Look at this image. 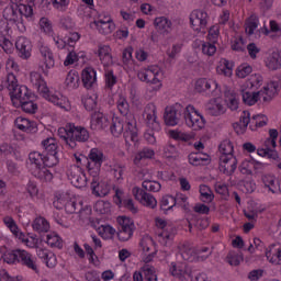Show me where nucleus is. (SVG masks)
<instances>
[{"label": "nucleus", "instance_id": "obj_4", "mask_svg": "<svg viewBox=\"0 0 281 281\" xmlns=\"http://www.w3.org/2000/svg\"><path fill=\"white\" fill-rule=\"evenodd\" d=\"M88 172L90 177H100V170H102V164L106 161L104 153L98 148H92L88 155Z\"/></svg>", "mask_w": 281, "mask_h": 281}, {"label": "nucleus", "instance_id": "obj_58", "mask_svg": "<svg viewBox=\"0 0 281 281\" xmlns=\"http://www.w3.org/2000/svg\"><path fill=\"white\" fill-rule=\"evenodd\" d=\"M265 188H268L270 192L274 194L276 190H278V184H276V177L271 175H266L261 178Z\"/></svg>", "mask_w": 281, "mask_h": 281}, {"label": "nucleus", "instance_id": "obj_42", "mask_svg": "<svg viewBox=\"0 0 281 281\" xmlns=\"http://www.w3.org/2000/svg\"><path fill=\"white\" fill-rule=\"evenodd\" d=\"M15 0H11L10 7L5 8L4 10V16L9 21H19V3L14 2Z\"/></svg>", "mask_w": 281, "mask_h": 281}, {"label": "nucleus", "instance_id": "obj_8", "mask_svg": "<svg viewBox=\"0 0 281 281\" xmlns=\"http://www.w3.org/2000/svg\"><path fill=\"white\" fill-rule=\"evenodd\" d=\"M54 206L57 210H65L67 214H76L77 210H82V203L76 202V199H71L69 194H60L54 202Z\"/></svg>", "mask_w": 281, "mask_h": 281}, {"label": "nucleus", "instance_id": "obj_15", "mask_svg": "<svg viewBox=\"0 0 281 281\" xmlns=\"http://www.w3.org/2000/svg\"><path fill=\"white\" fill-rule=\"evenodd\" d=\"M236 168H238V160L234 155L220 157V172L226 177H232L236 172Z\"/></svg>", "mask_w": 281, "mask_h": 281}, {"label": "nucleus", "instance_id": "obj_56", "mask_svg": "<svg viewBox=\"0 0 281 281\" xmlns=\"http://www.w3.org/2000/svg\"><path fill=\"white\" fill-rule=\"evenodd\" d=\"M220 153L221 157H229V155H234V145L231 140H224L220 144Z\"/></svg>", "mask_w": 281, "mask_h": 281}, {"label": "nucleus", "instance_id": "obj_9", "mask_svg": "<svg viewBox=\"0 0 281 281\" xmlns=\"http://www.w3.org/2000/svg\"><path fill=\"white\" fill-rule=\"evenodd\" d=\"M123 135L127 146H131V143L137 144L139 140L137 121L133 114H130L125 117V131Z\"/></svg>", "mask_w": 281, "mask_h": 281}, {"label": "nucleus", "instance_id": "obj_36", "mask_svg": "<svg viewBox=\"0 0 281 281\" xmlns=\"http://www.w3.org/2000/svg\"><path fill=\"white\" fill-rule=\"evenodd\" d=\"M125 120L120 116L112 117L110 131L114 137H120L124 133Z\"/></svg>", "mask_w": 281, "mask_h": 281}, {"label": "nucleus", "instance_id": "obj_14", "mask_svg": "<svg viewBox=\"0 0 281 281\" xmlns=\"http://www.w3.org/2000/svg\"><path fill=\"white\" fill-rule=\"evenodd\" d=\"M209 19L210 16L207 15V12L203 10H194L190 15L192 29L195 32H201V30H205V27H207Z\"/></svg>", "mask_w": 281, "mask_h": 281}, {"label": "nucleus", "instance_id": "obj_28", "mask_svg": "<svg viewBox=\"0 0 281 281\" xmlns=\"http://www.w3.org/2000/svg\"><path fill=\"white\" fill-rule=\"evenodd\" d=\"M154 25L160 34H164V36H168V34L172 32V21L166 16L156 18Z\"/></svg>", "mask_w": 281, "mask_h": 281}, {"label": "nucleus", "instance_id": "obj_32", "mask_svg": "<svg viewBox=\"0 0 281 281\" xmlns=\"http://www.w3.org/2000/svg\"><path fill=\"white\" fill-rule=\"evenodd\" d=\"M266 67L270 71H278V69H281V53L279 50H274L268 56Z\"/></svg>", "mask_w": 281, "mask_h": 281}, {"label": "nucleus", "instance_id": "obj_46", "mask_svg": "<svg viewBox=\"0 0 281 281\" xmlns=\"http://www.w3.org/2000/svg\"><path fill=\"white\" fill-rule=\"evenodd\" d=\"M258 25H259L258 16L251 15L250 18H248L245 23L246 34H248V36H252L256 30H258Z\"/></svg>", "mask_w": 281, "mask_h": 281}, {"label": "nucleus", "instance_id": "obj_30", "mask_svg": "<svg viewBox=\"0 0 281 281\" xmlns=\"http://www.w3.org/2000/svg\"><path fill=\"white\" fill-rule=\"evenodd\" d=\"M81 80L86 89H91V87H93V85H95L98 81L95 70L91 67L83 69L81 74Z\"/></svg>", "mask_w": 281, "mask_h": 281}, {"label": "nucleus", "instance_id": "obj_39", "mask_svg": "<svg viewBox=\"0 0 281 281\" xmlns=\"http://www.w3.org/2000/svg\"><path fill=\"white\" fill-rule=\"evenodd\" d=\"M42 146L48 155H50V159H54L56 157V153L58 150V143L56 142V138L48 137L42 142Z\"/></svg>", "mask_w": 281, "mask_h": 281}, {"label": "nucleus", "instance_id": "obj_34", "mask_svg": "<svg viewBox=\"0 0 281 281\" xmlns=\"http://www.w3.org/2000/svg\"><path fill=\"white\" fill-rule=\"evenodd\" d=\"M188 159L191 166H206V164H210V155L203 153H191Z\"/></svg>", "mask_w": 281, "mask_h": 281}, {"label": "nucleus", "instance_id": "obj_33", "mask_svg": "<svg viewBox=\"0 0 281 281\" xmlns=\"http://www.w3.org/2000/svg\"><path fill=\"white\" fill-rule=\"evenodd\" d=\"M65 87L68 91H74L80 87V75L76 70H70L65 79Z\"/></svg>", "mask_w": 281, "mask_h": 281}, {"label": "nucleus", "instance_id": "obj_25", "mask_svg": "<svg viewBox=\"0 0 281 281\" xmlns=\"http://www.w3.org/2000/svg\"><path fill=\"white\" fill-rule=\"evenodd\" d=\"M225 111V105H223V102H221V100L218 99H212L206 104V112L209 113V115H212L213 117L224 115Z\"/></svg>", "mask_w": 281, "mask_h": 281}, {"label": "nucleus", "instance_id": "obj_17", "mask_svg": "<svg viewBox=\"0 0 281 281\" xmlns=\"http://www.w3.org/2000/svg\"><path fill=\"white\" fill-rule=\"evenodd\" d=\"M143 116L146 120V124L151 131H159V122H157V106L154 103H148L145 106Z\"/></svg>", "mask_w": 281, "mask_h": 281}, {"label": "nucleus", "instance_id": "obj_26", "mask_svg": "<svg viewBox=\"0 0 281 281\" xmlns=\"http://www.w3.org/2000/svg\"><path fill=\"white\" fill-rule=\"evenodd\" d=\"M18 262H21L24 265V267H27L33 271H38V268L36 267V260L32 254L27 252L26 250L18 249Z\"/></svg>", "mask_w": 281, "mask_h": 281}, {"label": "nucleus", "instance_id": "obj_3", "mask_svg": "<svg viewBox=\"0 0 281 281\" xmlns=\"http://www.w3.org/2000/svg\"><path fill=\"white\" fill-rule=\"evenodd\" d=\"M278 81H270L262 90L258 92H249L241 90L243 102L248 106H254L260 98L262 102H271L276 94L278 93Z\"/></svg>", "mask_w": 281, "mask_h": 281}, {"label": "nucleus", "instance_id": "obj_41", "mask_svg": "<svg viewBox=\"0 0 281 281\" xmlns=\"http://www.w3.org/2000/svg\"><path fill=\"white\" fill-rule=\"evenodd\" d=\"M155 157V150L144 147L142 150H139L135 157H134V165L135 166H142V161L144 159H153Z\"/></svg>", "mask_w": 281, "mask_h": 281}, {"label": "nucleus", "instance_id": "obj_55", "mask_svg": "<svg viewBox=\"0 0 281 281\" xmlns=\"http://www.w3.org/2000/svg\"><path fill=\"white\" fill-rule=\"evenodd\" d=\"M33 175L34 177H37V179H41L42 181H52V179H54L52 172H49L45 167H40L38 169H35L33 171Z\"/></svg>", "mask_w": 281, "mask_h": 281}, {"label": "nucleus", "instance_id": "obj_29", "mask_svg": "<svg viewBox=\"0 0 281 281\" xmlns=\"http://www.w3.org/2000/svg\"><path fill=\"white\" fill-rule=\"evenodd\" d=\"M19 79H16V75L13 72L7 74V76L2 79L0 83V91L3 89H8L9 93L13 92L19 87Z\"/></svg>", "mask_w": 281, "mask_h": 281}, {"label": "nucleus", "instance_id": "obj_10", "mask_svg": "<svg viewBox=\"0 0 281 281\" xmlns=\"http://www.w3.org/2000/svg\"><path fill=\"white\" fill-rule=\"evenodd\" d=\"M119 223V232L117 238L122 243H126V240H131L133 238V232H135V223L132 222L131 218L121 216L117 217Z\"/></svg>", "mask_w": 281, "mask_h": 281}, {"label": "nucleus", "instance_id": "obj_19", "mask_svg": "<svg viewBox=\"0 0 281 281\" xmlns=\"http://www.w3.org/2000/svg\"><path fill=\"white\" fill-rule=\"evenodd\" d=\"M44 98L64 111H71V103L69 102V99L60 92L50 93L48 90L47 97Z\"/></svg>", "mask_w": 281, "mask_h": 281}, {"label": "nucleus", "instance_id": "obj_52", "mask_svg": "<svg viewBox=\"0 0 281 281\" xmlns=\"http://www.w3.org/2000/svg\"><path fill=\"white\" fill-rule=\"evenodd\" d=\"M46 243L49 245V247H57V249L63 248V239L56 233H49L46 236Z\"/></svg>", "mask_w": 281, "mask_h": 281}, {"label": "nucleus", "instance_id": "obj_50", "mask_svg": "<svg viewBox=\"0 0 281 281\" xmlns=\"http://www.w3.org/2000/svg\"><path fill=\"white\" fill-rule=\"evenodd\" d=\"M40 30L44 34H47V36H54V25L52 24V21L47 18L40 19Z\"/></svg>", "mask_w": 281, "mask_h": 281}, {"label": "nucleus", "instance_id": "obj_21", "mask_svg": "<svg viewBox=\"0 0 281 281\" xmlns=\"http://www.w3.org/2000/svg\"><path fill=\"white\" fill-rule=\"evenodd\" d=\"M30 81L35 87V89L43 95V98H47V93H49V88H47V82L43 79V76L36 71H32L30 74Z\"/></svg>", "mask_w": 281, "mask_h": 281}, {"label": "nucleus", "instance_id": "obj_2", "mask_svg": "<svg viewBox=\"0 0 281 281\" xmlns=\"http://www.w3.org/2000/svg\"><path fill=\"white\" fill-rule=\"evenodd\" d=\"M58 137L64 140V144H66L68 148L74 150V148H78V142L89 140V131L83 126L68 123L65 127L58 128Z\"/></svg>", "mask_w": 281, "mask_h": 281}, {"label": "nucleus", "instance_id": "obj_40", "mask_svg": "<svg viewBox=\"0 0 281 281\" xmlns=\"http://www.w3.org/2000/svg\"><path fill=\"white\" fill-rule=\"evenodd\" d=\"M179 251L183 260H189L190 262H192L196 258V249L188 244L180 245Z\"/></svg>", "mask_w": 281, "mask_h": 281}, {"label": "nucleus", "instance_id": "obj_48", "mask_svg": "<svg viewBox=\"0 0 281 281\" xmlns=\"http://www.w3.org/2000/svg\"><path fill=\"white\" fill-rule=\"evenodd\" d=\"M200 195L203 203H212L214 201V192L205 184L200 186Z\"/></svg>", "mask_w": 281, "mask_h": 281}, {"label": "nucleus", "instance_id": "obj_57", "mask_svg": "<svg viewBox=\"0 0 281 281\" xmlns=\"http://www.w3.org/2000/svg\"><path fill=\"white\" fill-rule=\"evenodd\" d=\"M139 246L144 254H148V251H155V244L153 241V238L150 236H144L140 239Z\"/></svg>", "mask_w": 281, "mask_h": 281}, {"label": "nucleus", "instance_id": "obj_53", "mask_svg": "<svg viewBox=\"0 0 281 281\" xmlns=\"http://www.w3.org/2000/svg\"><path fill=\"white\" fill-rule=\"evenodd\" d=\"M162 155L166 159H177L179 157V149L172 144H167L162 149Z\"/></svg>", "mask_w": 281, "mask_h": 281}, {"label": "nucleus", "instance_id": "obj_38", "mask_svg": "<svg viewBox=\"0 0 281 281\" xmlns=\"http://www.w3.org/2000/svg\"><path fill=\"white\" fill-rule=\"evenodd\" d=\"M91 126L94 128H106L109 126V119L101 112H94L91 119Z\"/></svg>", "mask_w": 281, "mask_h": 281}, {"label": "nucleus", "instance_id": "obj_16", "mask_svg": "<svg viewBox=\"0 0 281 281\" xmlns=\"http://www.w3.org/2000/svg\"><path fill=\"white\" fill-rule=\"evenodd\" d=\"M9 94L11 97V102L13 106H15V109H19L21 106V102H25V100H30V98H32V92H30V89L21 85Z\"/></svg>", "mask_w": 281, "mask_h": 281}, {"label": "nucleus", "instance_id": "obj_37", "mask_svg": "<svg viewBox=\"0 0 281 281\" xmlns=\"http://www.w3.org/2000/svg\"><path fill=\"white\" fill-rule=\"evenodd\" d=\"M37 256L38 258L44 260L46 266H48L50 269H53V267H56V255H54V252L47 249L38 248Z\"/></svg>", "mask_w": 281, "mask_h": 281}, {"label": "nucleus", "instance_id": "obj_45", "mask_svg": "<svg viewBox=\"0 0 281 281\" xmlns=\"http://www.w3.org/2000/svg\"><path fill=\"white\" fill-rule=\"evenodd\" d=\"M267 122H269V119L265 114L254 115L250 121V130L262 128V126H267Z\"/></svg>", "mask_w": 281, "mask_h": 281}, {"label": "nucleus", "instance_id": "obj_13", "mask_svg": "<svg viewBox=\"0 0 281 281\" xmlns=\"http://www.w3.org/2000/svg\"><path fill=\"white\" fill-rule=\"evenodd\" d=\"M169 273L181 281H192V269L186 263L171 262Z\"/></svg>", "mask_w": 281, "mask_h": 281}, {"label": "nucleus", "instance_id": "obj_11", "mask_svg": "<svg viewBox=\"0 0 281 281\" xmlns=\"http://www.w3.org/2000/svg\"><path fill=\"white\" fill-rule=\"evenodd\" d=\"M67 177L75 188H87V176L78 165H71L67 170Z\"/></svg>", "mask_w": 281, "mask_h": 281}, {"label": "nucleus", "instance_id": "obj_62", "mask_svg": "<svg viewBox=\"0 0 281 281\" xmlns=\"http://www.w3.org/2000/svg\"><path fill=\"white\" fill-rule=\"evenodd\" d=\"M117 110L120 111L121 115H127L130 111L128 101L125 99L124 95H119V100L116 101Z\"/></svg>", "mask_w": 281, "mask_h": 281}, {"label": "nucleus", "instance_id": "obj_49", "mask_svg": "<svg viewBox=\"0 0 281 281\" xmlns=\"http://www.w3.org/2000/svg\"><path fill=\"white\" fill-rule=\"evenodd\" d=\"M226 102L231 111H238V94L232 90L226 92Z\"/></svg>", "mask_w": 281, "mask_h": 281}, {"label": "nucleus", "instance_id": "obj_12", "mask_svg": "<svg viewBox=\"0 0 281 281\" xmlns=\"http://www.w3.org/2000/svg\"><path fill=\"white\" fill-rule=\"evenodd\" d=\"M93 25L99 34H102L103 36H109V34H113V32H115V23L113 22V19H111V15H105L94 20L91 23V26Z\"/></svg>", "mask_w": 281, "mask_h": 281}, {"label": "nucleus", "instance_id": "obj_35", "mask_svg": "<svg viewBox=\"0 0 281 281\" xmlns=\"http://www.w3.org/2000/svg\"><path fill=\"white\" fill-rule=\"evenodd\" d=\"M216 87H218L216 81L205 78L198 79L195 82V91H198V93H203V91H212L216 89Z\"/></svg>", "mask_w": 281, "mask_h": 281}, {"label": "nucleus", "instance_id": "obj_43", "mask_svg": "<svg viewBox=\"0 0 281 281\" xmlns=\"http://www.w3.org/2000/svg\"><path fill=\"white\" fill-rule=\"evenodd\" d=\"M15 0H11L10 7L5 8L4 10V16L9 21H19V3L14 2Z\"/></svg>", "mask_w": 281, "mask_h": 281}, {"label": "nucleus", "instance_id": "obj_51", "mask_svg": "<svg viewBox=\"0 0 281 281\" xmlns=\"http://www.w3.org/2000/svg\"><path fill=\"white\" fill-rule=\"evenodd\" d=\"M177 205V198L172 195H165L162 196L160 201V209L165 212H168V210H172Z\"/></svg>", "mask_w": 281, "mask_h": 281}, {"label": "nucleus", "instance_id": "obj_47", "mask_svg": "<svg viewBox=\"0 0 281 281\" xmlns=\"http://www.w3.org/2000/svg\"><path fill=\"white\" fill-rule=\"evenodd\" d=\"M140 205H144L145 207H149L150 210H155L157 207V199L154 198L150 193H142Z\"/></svg>", "mask_w": 281, "mask_h": 281}, {"label": "nucleus", "instance_id": "obj_24", "mask_svg": "<svg viewBox=\"0 0 281 281\" xmlns=\"http://www.w3.org/2000/svg\"><path fill=\"white\" fill-rule=\"evenodd\" d=\"M14 124L19 131H23L24 133H36L38 131L36 122L30 121L23 116L16 117Z\"/></svg>", "mask_w": 281, "mask_h": 281}, {"label": "nucleus", "instance_id": "obj_59", "mask_svg": "<svg viewBox=\"0 0 281 281\" xmlns=\"http://www.w3.org/2000/svg\"><path fill=\"white\" fill-rule=\"evenodd\" d=\"M19 109H22L24 113H36V109H38V105L32 101V98H29V100H24L21 102Z\"/></svg>", "mask_w": 281, "mask_h": 281}, {"label": "nucleus", "instance_id": "obj_54", "mask_svg": "<svg viewBox=\"0 0 281 281\" xmlns=\"http://www.w3.org/2000/svg\"><path fill=\"white\" fill-rule=\"evenodd\" d=\"M124 170H126V167L120 164H115L111 168V172L119 183L124 181Z\"/></svg>", "mask_w": 281, "mask_h": 281}, {"label": "nucleus", "instance_id": "obj_5", "mask_svg": "<svg viewBox=\"0 0 281 281\" xmlns=\"http://www.w3.org/2000/svg\"><path fill=\"white\" fill-rule=\"evenodd\" d=\"M138 78L142 82H147L149 85H156L155 91L161 89V68L159 66H149L138 71Z\"/></svg>", "mask_w": 281, "mask_h": 281}, {"label": "nucleus", "instance_id": "obj_61", "mask_svg": "<svg viewBox=\"0 0 281 281\" xmlns=\"http://www.w3.org/2000/svg\"><path fill=\"white\" fill-rule=\"evenodd\" d=\"M94 210L99 214H109L111 212V202L103 200L97 201L94 204Z\"/></svg>", "mask_w": 281, "mask_h": 281}, {"label": "nucleus", "instance_id": "obj_1", "mask_svg": "<svg viewBox=\"0 0 281 281\" xmlns=\"http://www.w3.org/2000/svg\"><path fill=\"white\" fill-rule=\"evenodd\" d=\"M183 117L187 126L193 131H201L205 128V117L200 114L194 105H187L186 108L179 103L167 106L165 109V124L167 126H177Z\"/></svg>", "mask_w": 281, "mask_h": 281}, {"label": "nucleus", "instance_id": "obj_31", "mask_svg": "<svg viewBox=\"0 0 281 281\" xmlns=\"http://www.w3.org/2000/svg\"><path fill=\"white\" fill-rule=\"evenodd\" d=\"M98 56L102 65H104V67H109V65H113V55L111 54V46L99 45Z\"/></svg>", "mask_w": 281, "mask_h": 281}, {"label": "nucleus", "instance_id": "obj_22", "mask_svg": "<svg viewBox=\"0 0 281 281\" xmlns=\"http://www.w3.org/2000/svg\"><path fill=\"white\" fill-rule=\"evenodd\" d=\"M91 190L92 194L95 196H106L109 192L111 191V188L105 181H102L100 179V176H92V181H91Z\"/></svg>", "mask_w": 281, "mask_h": 281}, {"label": "nucleus", "instance_id": "obj_20", "mask_svg": "<svg viewBox=\"0 0 281 281\" xmlns=\"http://www.w3.org/2000/svg\"><path fill=\"white\" fill-rule=\"evenodd\" d=\"M44 98L64 111H71V103L69 102V99L60 92L50 93L48 90L47 97Z\"/></svg>", "mask_w": 281, "mask_h": 281}, {"label": "nucleus", "instance_id": "obj_27", "mask_svg": "<svg viewBox=\"0 0 281 281\" xmlns=\"http://www.w3.org/2000/svg\"><path fill=\"white\" fill-rule=\"evenodd\" d=\"M266 258L271 265H281V246L280 244H272L266 250Z\"/></svg>", "mask_w": 281, "mask_h": 281}, {"label": "nucleus", "instance_id": "obj_7", "mask_svg": "<svg viewBox=\"0 0 281 281\" xmlns=\"http://www.w3.org/2000/svg\"><path fill=\"white\" fill-rule=\"evenodd\" d=\"M156 227L158 228V243H160V245H164L165 247L167 245H170V243H172V239L175 238V228L170 226L166 222V220L159 217L156 218Z\"/></svg>", "mask_w": 281, "mask_h": 281}, {"label": "nucleus", "instance_id": "obj_23", "mask_svg": "<svg viewBox=\"0 0 281 281\" xmlns=\"http://www.w3.org/2000/svg\"><path fill=\"white\" fill-rule=\"evenodd\" d=\"M29 160L31 161V165L35 167V170L43 168V166H46L47 168L54 166L49 162V156H44L38 151L30 153Z\"/></svg>", "mask_w": 281, "mask_h": 281}, {"label": "nucleus", "instance_id": "obj_6", "mask_svg": "<svg viewBox=\"0 0 281 281\" xmlns=\"http://www.w3.org/2000/svg\"><path fill=\"white\" fill-rule=\"evenodd\" d=\"M37 49L41 56L40 69L45 74V76H47V74H49V69H54V66L56 65L54 53L52 52V48L43 42L37 43Z\"/></svg>", "mask_w": 281, "mask_h": 281}, {"label": "nucleus", "instance_id": "obj_18", "mask_svg": "<svg viewBox=\"0 0 281 281\" xmlns=\"http://www.w3.org/2000/svg\"><path fill=\"white\" fill-rule=\"evenodd\" d=\"M18 56L23 60H27L32 56V42L27 37H19L15 42Z\"/></svg>", "mask_w": 281, "mask_h": 281}, {"label": "nucleus", "instance_id": "obj_60", "mask_svg": "<svg viewBox=\"0 0 281 281\" xmlns=\"http://www.w3.org/2000/svg\"><path fill=\"white\" fill-rule=\"evenodd\" d=\"M226 260L232 267H238V265H240V262L244 260L243 252L232 251L227 255Z\"/></svg>", "mask_w": 281, "mask_h": 281}, {"label": "nucleus", "instance_id": "obj_63", "mask_svg": "<svg viewBox=\"0 0 281 281\" xmlns=\"http://www.w3.org/2000/svg\"><path fill=\"white\" fill-rule=\"evenodd\" d=\"M143 188L147 192H159V190H161V183L158 181L145 180L143 181Z\"/></svg>", "mask_w": 281, "mask_h": 281}, {"label": "nucleus", "instance_id": "obj_64", "mask_svg": "<svg viewBox=\"0 0 281 281\" xmlns=\"http://www.w3.org/2000/svg\"><path fill=\"white\" fill-rule=\"evenodd\" d=\"M143 273L145 276L144 281H157V273L155 272V267L153 266H144Z\"/></svg>", "mask_w": 281, "mask_h": 281}, {"label": "nucleus", "instance_id": "obj_44", "mask_svg": "<svg viewBox=\"0 0 281 281\" xmlns=\"http://www.w3.org/2000/svg\"><path fill=\"white\" fill-rule=\"evenodd\" d=\"M32 227L34 232H38L40 234L43 232H49V222L45 220V217H36L33 223Z\"/></svg>", "mask_w": 281, "mask_h": 281}]
</instances>
